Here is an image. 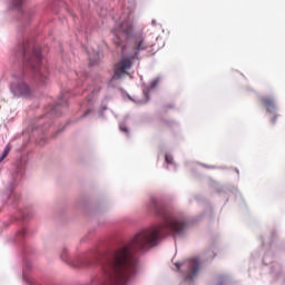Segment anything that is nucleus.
<instances>
[{
	"label": "nucleus",
	"mask_w": 285,
	"mask_h": 285,
	"mask_svg": "<svg viewBox=\"0 0 285 285\" xmlns=\"http://www.w3.org/2000/svg\"><path fill=\"white\" fill-rule=\"evenodd\" d=\"M149 210L163 219V224L149 229H144L136 234L127 244L110 253L102 263V275L91 281V285H128L137 273V258L135 253L148 250L157 246V242L163 235H181L186 223L171 216L166 206L161 205L157 198H150Z\"/></svg>",
	"instance_id": "1"
},
{
	"label": "nucleus",
	"mask_w": 285,
	"mask_h": 285,
	"mask_svg": "<svg viewBox=\"0 0 285 285\" xmlns=\"http://www.w3.org/2000/svg\"><path fill=\"white\" fill-rule=\"evenodd\" d=\"M29 50L30 42H23L22 46H20L18 55H20L22 59H26L28 61L31 68L36 70L38 79L43 82V79H46V77H43V75H41L39 70V66H41V49H33L32 55H29Z\"/></svg>",
	"instance_id": "2"
},
{
	"label": "nucleus",
	"mask_w": 285,
	"mask_h": 285,
	"mask_svg": "<svg viewBox=\"0 0 285 285\" xmlns=\"http://www.w3.org/2000/svg\"><path fill=\"white\" fill-rule=\"evenodd\" d=\"M132 58L131 56L129 57H122L116 65H115V72L112 76V79H121L122 77H126L128 75V70L132 68Z\"/></svg>",
	"instance_id": "3"
},
{
	"label": "nucleus",
	"mask_w": 285,
	"mask_h": 285,
	"mask_svg": "<svg viewBox=\"0 0 285 285\" xmlns=\"http://www.w3.org/2000/svg\"><path fill=\"white\" fill-rule=\"evenodd\" d=\"M150 48V45L144 39V36H136L135 43H134V50L135 53L131 57V59H139V52H144V50H147Z\"/></svg>",
	"instance_id": "4"
},
{
	"label": "nucleus",
	"mask_w": 285,
	"mask_h": 285,
	"mask_svg": "<svg viewBox=\"0 0 285 285\" xmlns=\"http://www.w3.org/2000/svg\"><path fill=\"white\" fill-rule=\"evenodd\" d=\"M186 264L188 266V271L185 278L195 279V277H197V273H199V259L191 258Z\"/></svg>",
	"instance_id": "5"
},
{
	"label": "nucleus",
	"mask_w": 285,
	"mask_h": 285,
	"mask_svg": "<svg viewBox=\"0 0 285 285\" xmlns=\"http://www.w3.org/2000/svg\"><path fill=\"white\" fill-rule=\"evenodd\" d=\"M11 90L14 95H22V97L30 96V87H28L23 81H13L11 83Z\"/></svg>",
	"instance_id": "6"
},
{
	"label": "nucleus",
	"mask_w": 285,
	"mask_h": 285,
	"mask_svg": "<svg viewBox=\"0 0 285 285\" xmlns=\"http://www.w3.org/2000/svg\"><path fill=\"white\" fill-rule=\"evenodd\" d=\"M120 32H122L125 37H130L132 35V23L130 21H124L121 24H119L118 29L114 30L116 36Z\"/></svg>",
	"instance_id": "7"
},
{
	"label": "nucleus",
	"mask_w": 285,
	"mask_h": 285,
	"mask_svg": "<svg viewBox=\"0 0 285 285\" xmlns=\"http://www.w3.org/2000/svg\"><path fill=\"white\" fill-rule=\"evenodd\" d=\"M261 101L266 108L267 112L273 114L277 111V107L275 106V98L265 96L261 99Z\"/></svg>",
	"instance_id": "8"
},
{
	"label": "nucleus",
	"mask_w": 285,
	"mask_h": 285,
	"mask_svg": "<svg viewBox=\"0 0 285 285\" xmlns=\"http://www.w3.org/2000/svg\"><path fill=\"white\" fill-rule=\"evenodd\" d=\"M8 155H10V145H7V147L4 148V150L0 157V164H1V161H3V159H6V157H8Z\"/></svg>",
	"instance_id": "9"
},
{
	"label": "nucleus",
	"mask_w": 285,
	"mask_h": 285,
	"mask_svg": "<svg viewBox=\"0 0 285 285\" xmlns=\"http://www.w3.org/2000/svg\"><path fill=\"white\" fill-rule=\"evenodd\" d=\"M21 3H23V0H14L13 1L14 8H19L21 6Z\"/></svg>",
	"instance_id": "10"
},
{
	"label": "nucleus",
	"mask_w": 285,
	"mask_h": 285,
	"mask_svg": "<svg viewBox=\"0 0 285 285\" xmlns=\"http://www.w3.org/2000/svg\"><path fill=\"white\" fill-rule=\"evenodd\" d=\"M120 130L121 132H125L126 135H128V127H126L125 125H120Z\"/></svg>",
	"instance_id": "11"
},
{
	"label": "nucleus",
	"mask_w": 285,
	"mask_h": 285,
	"mask_svg": "<svg viewBox=\"0 0 285 285\" xmlns=\"http://www.w3.org/2000/svg\"><path fill=\"white\" fill-rule=\"evenodd\" d=\"M159 83V80H154L150 85V88H155Z\"/></svg>",
	"instance_id": "12"
},
{
	"label": "nucleus",
	"mask_w": 285,
	"mask_h": 285,
	"mask_svg": "<svg viewBox=\"0 0 285 285\" xmlns=\"http://www.w3.org/2000/svg\"><path fill=\"white\" fill-rule=\"evenodd\" d=\"M277 122V115L274 116V118L272 119V124H276Z\"/></svg>",
	"instance_id": "13"
},
{
	"label": "nucleus",
	"mask_w": 285,
	"mask_h": 285,
	"mask_svg": "<svg viewBox=\"0 0 285 285\" xmlns=\"http://www.w3.org/2000/svg\"><path fill=\"white\" fill-rule=\"evenodd\" d=\"M90 110H87L86 112H85V115H82V117H88V115H90Z\"/></svg>",
	"instance_id": "14"
},
{
	"label": "nucleus",
	"mask_w": 285,
	"mask_h": 285,
	"mask_svg": "<svg viewBox=\"0 0 285 285\" xmlns=\"http://www.w3.org/2000/svg\"><path fill=\"white\" fill-rule=\"evenodd\" d=\"M177 268H181V264L177 263L176 264Z\"/></svg>",
	"instance_id": "15"
},
{
	"label": "nucleus",
	"mask_w": 285,
	"mask_h": 285,
	"mask_svg": "<svg viewBox=\"0 0 285 285\" xmlns=\"http://www.w3.org/2000/svg\"><path fill=\"white\" fill-rule=\"evenodd\" d=\"M61 257H62V259H66V255L62 254Z\"/></svg>",
	"instance_id": "16"
},
{
	"label": "nucleus",
	"mask_w": 285,
	"mask_h": 285,
	"mask_svg": "<svg viewBox=\"0 0 285 285\" xmlns=\"http://www.w3.org/2000/svg\"><path fill=\"white\" fill-rule=\"evenodd\" d=\"M166 161H169V160H168V157H166Z\"/></svg>",
	"instance_id": "17"
}]
</instances>
